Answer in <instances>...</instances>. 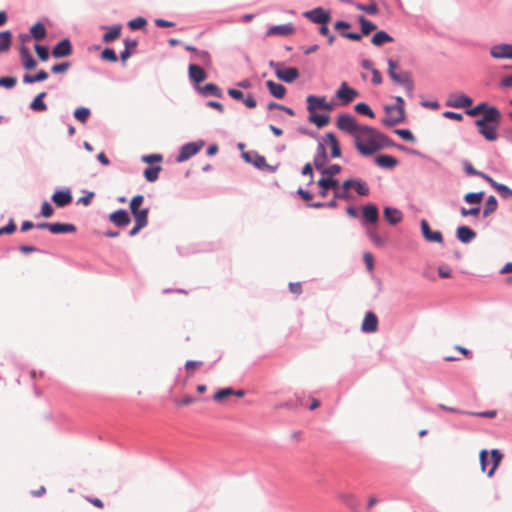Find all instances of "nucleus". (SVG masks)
<instances>
[{
  "instance_id": "1",
  "label": "nucleus",
  "mask_w": 512,
  "mask_h": 512,
  "mask_svg": "<svg viewBox=\"0 0 512 512\" xmlns=\"http://www.w3.org/2000/svg\"><path fill=\"white\" fill-rule=\"evenodd\" d=\"M365 130L367 131L365 141L357 143V150L363 156H370L384 147L390 146H396L403 151L407 150L402 145H396L392 139L373 127L365 128Z\"/></svg>"
},
{
  "instance_id": "2",
  "label": "nucleus",
  "mask_w": 512,
  "mask_h": 512,
  "mask_svg": "<svg viewBox=\"0 0 512 512\" xmlns=\"http://www.w3.org/2000/svg\"><path fill=\"white\" fill-rule=\"evenodd\" d=\"M501 112L491 110L486 115L475 121V125L478 128V133L484 137L487 141H495L498 138L497 128L501 122Z\"/></svg>"
},
{
  "instance_id": "3",
  "label": "nucleus",
  "mask_w": 512,
  "mask_h": 512,
  "mask_svg": "<svg viewBox=\"0 0 512 512\" xmlns=\"http://www.w3.org/2000/svg\"><path fill=\"white\" fill-rule=\"evenodd\" d=\"M336 126L339 130L349 134L354 139V145L357 148V143L364 142L367 137L365 128H370L368 125H360L356 119L350 114H340L337 118Z\"/></svg>"
},
{
  "instance_id": "4",
  "label": "nucleus",
  "mask_w": 512,
  "mask_h": 512,
  "mask_svg": "<svg viewBox=\"0 0 512 512\" xmlns=\"http://www.w3.org/2000/svg\"><path fill=\"white\" fill-rule=\"evenodd\" d=\"M387 64H388V75L391 78V80L393 82H395L396 84L404 87V89L408 93H412V91L414 89V83H413V80L411 79V74L407 71H404L402 73H397L396 72L397 63L395 61H393L392 59H388Z\"/></svg>"
},
{
  "instance_id": "5",
  "label": "nucleus",
  "mask_w": 512,
  "mask_h": 512,
  "mask_svg": "<svg viewBox=\"0 0 512 512\" xmlns=\"http://www.w3.org/2000/svg\"><path fill=\"white\" fill-rule=\"evenodd\" d=\"M396 104L394 105H386L385 112L396 111V116L390 117L389 119H382L381 122L383 125L387 127L395 126L399 123H402L405 120V109H404V99L401 96L394 97Z\"/></svg>"
},
{
  "instance_id": "6",
  "label": "nucleus",
  "mask_w": 512,
  "mask_h": 512,
  "mask_svg": "<svg viewBox=\"0 0 512 512\" xmlns=\"http://www.w3.org/2000/svg\"><path fill=\"white\" fill-rule=\"evenodd\" d=\"M204 144L205 143L203 140H198L195 142H188L182 145L179 150V154L176 157V161L181 163L190 159L192 156L197 154L202 149Z\"/></svg>"
},
{
  "instance_id": "7",
  "label": "nucleus",
  "mask_w": 512,
  "mask_h": 512,
  "mask_svg": "<svg viewBox=\"0 0 512 512\" xmlns=\"http://www.w3.org/2000/svg\"><path fill=\"white\" fill-rule=\"evenodd\" d=\"M143 200L144 196L141 194L134 196L130 201V210L135 221L148 223V208H139Z\"/></svg>"
},
{
  "instance_id": "8",
  "label": "nucleus",
  "mask_w": 512,
  "mask_h": 512,
  "mask_svg": "<svg viewBox=\"0 0 512 512\" xmlns=\"http://www.w3.org/2000/svg\"><path fill=\"white\" fill-rule=\"evenodd\" d=\"M307 111L315 112L316 110L331 111L334 108V103L327 102L325 96L309 95L306 98Z\"/></svg>"
},
{
  "instance_id": "9",
  "label": "nucleus",
  "mask_w": 512,
  "mask_h": 512,
  "mask_svg": "<svg viewBox=\"0 0 512 512\" xmlns=\"http://www.w3.org/2000/svg\"><path fill=\"white\" fill-rule=\"evenodd\" d=\"M379 221V210L373 203L366 204L362 207V225L367 228L375 225Z\"/></svg>"
},
{
  "instance_id": "10",
  "label": "nucleus",
  "mask_w": 512,
  "mask_h": 512,
  "mask_svg": "<svg viewBox=\"0 0 512 512\" xmlns=\"http://www.w3.org/2000/svg\"><path fill=\"white\" fill-rule=\"evenodd\" d=\"M359 93L356 89L351 88L347 82H342L338 90L336 91V97L342 101L344 105L352 102Z\"/></svg>"
},
{
  "instance_id": "11",
  "label": "nucleus",
  "mask_w": 512,
  "mask_h": 512,
  "mask_svg": "<svg viewBox=\"0 0 512 512\" xmlns=\"http://www.w3.org/2000/svg\"><path fill=\"white\" fill-rule=\"evenodd\" d=\"M303 16L316 24H327L330 20V13L322 7L306 11L303 13Z\"/></svg>"
},
{
  "instance_id": "12",
  "label": "nucleus",
  "mask_w": 512,
  "mask_h": 512,
  "mask_svg": "<svg viewBox=\"0 0 512 512\" xmlns=\"http://www.w3.org/2000/svg\"><path fill=\"white\" fill-rule=\"evenodd\" d=\"M473 100L465 94H451L445 105L453 108H468L472 105Z\"/></svg>"
},
{
  "instance_id": "13",
  "label": "nucleus",
  "mask_w": 512,
  "mask_h": 512,
  "mask_svg": "<svg viewBox=\"0 0 512 512\" xmlns=\"http://www.w3.org/2000/svg\"><path fill=\"white\" fill-rule=\"evenodd\" d=\"M421 233L427 242L443 243V236L440 231H432L427 220L422 219L420 222Z\"/></svg>"
},
{
  "instance_id": "14",
  "label": "nucleus",
  "mask_w": 512,
  "mask_h": 512,
  "mask_svg": "<svg viewBox=\"0 0 512 512\" xmlns=\"http://www.w3.org/2000/svg\"><path fill=\"white\" fill-rule=\"evenodd\" d=\"M490 55L495 59H512V44H497L491 47Z\"/></svg>"
},
{
  "instance_id": "15",
  "label": "nucleus",
  "mask_w": 512,
  "mask_h": 512,
  "mask_svg": "<svg viewBox=\"0 0 512 512\" xmlns=\"http://www.w3.org/2000/svg\"><path fill=\"white\" fill-rule=\"evenodd\" d=\"M72 45L68 38L62 39L52 49L51 54L54 58H63L71 55Z\"/></svg>"
},
{
  "instance_id": "16",
  "label": "nucleus",
  "mask_w": 512,
  "mask_h": 512,
  "mask_svg": "<svg viewBox=\"0 0 512 512\" xmlns=\"http://www.w3.org/2000/svg\"><path fill=\"white\" fill-rule=\"evenodd\" d=\"M72 194L70 189L56 190L52 195V201L57 207H65L72 202Z\"/></svg>"
},
{
  "instance_id": "17",
  "label": "nucleus",
  "mask_w": 512,
  "mask_h": 512,
  "mask_svg": "<svg viewBox=\"0 0 512 512\" xmlns=\"http://www.w3.org/2000/svg\"><path fill=\"white\" fill-rule=\"evenodd\" d=\"M188 74L189 79L195 84V86H199V84L207 78L205 70L197 64L189 65Z\"/></svg>"
},
{
  "instance_id": "18",
  "label": "nucleus",
  "mask_w": 512,
  "mask_h": 512,
  "mask_svg": "<svg viewBox=\"0 0 512 512\" xmlns=\"http://www.w3.org/2000/svg\"><path fill=\"white\" fill-rule=\"evenodd\" d=\"M109 220L117 227H125L131 222V218L125 209H118L111 213Z\"/></svg>"
},
{
  "instance_id": "19",
  "label": "nucleus",
  "mask_w": 512,
  "mask_h": 512,
  "mask_svg": "<svg viewBox=\"0 0 512 512\" xmlns=\"http://www.w3.org/2000/svg\"><path fill=\"white\" fill-rule=\"evenodd\" d=\"M317 185L319 186V195L321 197H326L330 189L335 190L338 188L339 181L331 177H322L317 181Z\"/></svg>"
},
{
  "instance_id": "20",
  "label": "nucleus",
  "mask_w": 512,
  "mask_h": 512,
  "mask_svg": "<svg viewBox=\"0 0 512 512\" xmlns=\"http://www.w3.org/2000/svg\"><path fill=\"white\" fill-rule=\"evenodd\" d=\"M19 54L22 66L27 70H32L37 66V61L32 56L30 50L25 45L19 47Z\"/></svg>"
},
{
  "instance_id": "21",
  "label": "nucleus",
  "mask_w": 512,
  "mask_h": 512,
  "mask_svg": "<svg viewBox=\"0 0 512 512\" xmlns=\"http://www.w3.org/2000/svg\"><path fill=\"white\" fill-rule=\"evenodd\" d=\"M328 162V156L326 152V148L322 142H318L316 153L313 159V165L317 170H322L323 166H325Z\"/></svg>"
},
{
  "instance_id": "22",
  "label": "nucleus",
  "mask_w": 512,
  "mask_h": 512,
  "mask_svg": "<svg viewBox=\"0 0 512 512\" xmlns=\"http://www.w3.org/2000/svg\"><path fill=\"white\" fill-rule=\"evenodd\" d=\"M276 77L286 83H292L299 77V71L295 67H287L276 71Z\"/></svg>"
},
{
  "instance_id": "23",
  "label": "nucleus",
  "mask_w": 512,
  "mask_h": 512,
  "mask_svg": "<svg viewBox=\"0 0 512 512\" xmlns=\"http://www.w3.org/2000/svg\"><path fill=\"white\" fill-rule=\"evenodd\" d=\"M476 236V232L465 225L459 226L456 230L457 239L464 244L472 242L476 238Z\"/></svg>"
},
{
  "instance_id": "24",
  "label": "nucleus",
  "mask_w": 512,
  "mask_h": 512,
  "mask_svg": "<svg viewBox=\"0 0 512 512\" xmlns=\"http://www.w3.org/2000/svg\"><path fill=\"white\" fill-rule=\"evenodd\" d=\"M195 89L202 95V96H214L217 98H222L223 92L222 90L214 83H207L204 86H195Z\"/></svg>"
},
{
  "instance_id": "25",
  "label": "nucleus",
  "mask_w": 512,
  "mask_h": 512,
  "mask_svg": "<svg viewBox=\"0 0 512 512\" xmlns=\"http://www.w3.org/2000/svg\"><path fill=\"white\" fill-rule=\"evenodd\" d=\"M492 109L495 111H499V109L497 107L490 106L487 102H481L472 108H467L465 110V113L471 117H475L480 114H482V116H483V115H486L488 112H490Z\"/></svg>"
},
{
  "instance_id": "26",
  "label": "nucleus",
  "mask_w": 512,
  "mask_h": 512,
  "mask_svg": "<svg viewBox=\"0 0 512 512\" xmlns=\"http://www.w3.org/2000/svg\"><path fill=\"white\" fill-rule=\"evenodd\" d=\"M366 235L368 238L373 242V244L378 248H383L386 246L388 236L387 235H380L375 228L373 227H367L366 228Z\"/></svg>"
},
{
  "instance_id": "27",
  "label": "nucleus",
  "mask_w": 512,
  "mask_h": 512,
  "mask_svg": "<svg viewBox=\"0 0 512 512\" xmlns=\"http://www.w3.org/2000/svg\"><path fill=\"white\" fill-rule=\"evenodd\" d=\"M242 157L247 163L253 164L259 170L265 166V157L255 151L243 152Z\"/></svg>"
},
{
  "instance_id": "28",
  "label": "nucleus",
  "mask_w": 512,
  "mask_h": 512,
  "mask_svg": "<svg viewBox=\"0 0 512 512\" xmlns=\"http://www.w3.org/2000/svg\"><path fill=\"white\" fill-rule=\"evenodd\" d=\"M378 318L373 312H367L362 322V331L371 333L377 330Z\"/></svg>"
},
{
  "instance_id": "29",
  "label": "nucleus",
  "mask_w": 512,
  "mask_h": 512,
  "mask_svg": "<svg viewBox=\"0 0 512 512\" xmlns=\"http://www.w3.org/2000/svg\"><path fill=\"white\" fill-rule=\"evenodd\" d=\"M487 182L492 188L499 192L503 199L508 200L512 198V189L507 185L496 182L492 177H489Z\"/></svg>"
},
{
  "instance_id": "30",
  "label": "nucleus",
  "mask_w": 512,
  "mask_h": 512,
  "mask_svg": "<svg viewBox=\"0 0 512 512\" xmlns=\"http://www.w3.org/2000/svg\"><path fill=\"white\" fill-rule=\"evenodd\" d=\"M102 29H107L108 31L103 35V42L111 43L115 39H117L121 34L122 26L120 24H114L112 26H102Z\"/></svg>"
},
{
  "instance_id": "31",
  "label": "nucleus",
  "mask_w": 512,
  "mask_h": 512,
  "mask_svg": "<svg viewBox=\"0 0 512 512\" xmlns=\"http://www.w3.org/2000/svg\"><path fill=\"white\" fill-rule=\"evenodd\" d=\"M374 161L379 167L385 169H392L398 164V160L395 157L387 154L375 157Z\"/></svg>"
},
{
  "instance_id": "32",
  "label": "nucleus",
  "mask_w": 512,
  "mask_h": 512,
  "mask_svg": "<svg viewBox=\"0 0 512 512\" xmlns=\"http://www.w3.org/2000/svg\"><path fill=\"white\" fill-rule=\"evenodd\" d=\"M384 217L391 225H396L402 220V212L393 207L384 208Z\"/></svg>"
},
{
  "instance_id": "33",
  "label": "nucleus",
  "mask_w": 512,
  "mask_h": 512,
  "mask_svg": "<svg viewBox=\"0 0 512 512\" xmlns=\"http://www.w3.org/2000/svg\"><path fill=\"white\" fill-rule=\"evenodd\" d=\"M266 86L272 96L278 99H282L286 94V88L284 85L276 83L272 80L266 82Z\"/></svg>"
},
{
  "instance_id": "34",
  "label": "nucleus",
  "mask_w": 512,
  "mask_h": 512,
  "mask_svg": "<svg viewBox=\"0 0 512 512\" xmlns=\"http://www.w3.org/2000/svg\"><path fill=\"white\" fill-rule=\"evenodd\" d=\"M308 120L309 122L315 124L318 128H323L328 125L330 116L327 114H317L316 111L309 112Z\"/></svg>"
},
{
  "instance_id": "35",
  "label": "nucleus",
  "mask_w": 512,
  "mask_h": 512,
  "mask_svg": "<svg viewBox=\"0 0 512 512\" xmlns=\"http://www.w3.org/2000/svg\"><path fill=\"white\" fill-rule=\"evenodd\" d=\"M294 30V27L292 24H282V25H276L272 26L268 29L267 35H281V36H287L291 34Z\"/></svg>"
},
{
  "instance_id": "36",
  "label": "nucleus",
  "mask_w": 512,
  "mask_h": 512,
  "mask_svg": "<svg viewBox=\"0 0 512 512\" xmlns=\"http://www.w3.org/2000/svg\"><path fill=\"white\" fill-rule=\"evenodd\" d=\"M326 140L328 141V143L331 146V157L332 158L341 157L342 153H341L340 144H339V141L337 140L336 136L334 135V133L328 132L326 134Z\"/></svg>"
},
{
  "instance_id": "37",
  "label": "nucleus",
  "mask_w": 512,
  "mask_h": 512,
  "mask_svg": "<svg viewBox=\"0 0 512 512\" xmlns=\"http://www.w3.org/2000/svg\"><path fill=\"white\" fill-rule=\"evenodd\" d=\"M76 231V226L70 223H51V233L53 234H61V233H73Z\"/></svg>"
},
{
  "instance_id": "38",
  "label": "nucleus",
  "mask_w": 512,
  "mask_h": 512,
  "mask_svg": "<svg viewBox=\"0 0 512 512\" xmlns=\"http://www.w3.org/2000/svg\"><path fill=\"white\" fill-rule=\"evenodd\" d=\"M47 96L46 92L39 93L30 103L29 108L35 112H43L47 110V105L43 99Z\"/></svg>"
},
{
  "instance_id": "39",
  "label": "nucleus",
  "mask_w": 512,
  "mask_h": 512,
  "mask_svg": "<svg viewBox=\"0 0 512 512\" xmlns=\"http://www.w3.org/2000/svg\"><path fill=\"white\" fill-rule=\"evenodd\" d=\"M462 166H463V170L464 172L467 174V175H472V176H477V177H480L482 178L483 180H485L487 182V179L490 177L488 174L482 172V171H479L477 169H475L472 165V163L468 160H463L462 161Z\"/></svg>"
},
{
  "instance_id": "40",
  "label": "nucleus",
  "mask_w": 512,
  "mask_h": 512,
  "mask_svg": "<svg viewBox=\"0 0 512 512\" xmlns=\"http://www.w3.org/2000/svg\"><path fill=\"white\" fill-rule=\"evenodd\" d=\"M393 41V37L384 30L376 32L371 39L372 44L375 46H382L385 43Z\"/></svg>"
},
{
  "instance_id": "41",
  "label": "nucleus",
  "mask_w": 512,
  "mask_h": 512,
  "mask_svg": "<svg viewBox=\"0 0 512 512\" xmlns=\"http://www.w3.org/2000/svg\"><path fill=\"white\" fill-rule=\"evenodd\" d=\"M12 44V32L9 30L0 31V53L7 52Z\"/></svg>"
},
{
  "instance_id": "42",
  "label": "nucleus",
  "mask_w": 512,
  "mask_h": 512,
  "mask_svg": "<svg viewBox=\"0 0 512 512\" xmlns=\"http://www.w3.org/2000/svg\"><path fill=\"white\" fill-rule=\"evenodd\" d=\"M497 207H498V202H497L496 197L493 195H490L486 199V202H485V205H484V208L482 211L483 217L486 218V217L490 216L491 214H493L497 210Z\"/></svg>"
},
{
  "instance_id": "43",
  "label": "nucleus",
  "mask_w": 512,
  "mask_h": 512,
  "mask_svg": "<svg viewBox=\"0 0 512 512\" xmlns=\"http://www.w3.org/2000/svg\"><path fill=\"white\" fill-rule=\"evenodd\" d=\"M30 35L35 40H38V41L43 40L46 37V35H47V31H46L45 26L41 22L35 23L30 28Z\"/></svg>"
},
{
  "instance_id": "44",
  "label": "nucleus",
  "mask_w": 512,
  "mask_h": 512,
  "mask_svg": "<svg viewBox=\"0 0 512 512\" xmlns=\"http://www.w3.org/2000/svg\"><path fill=\"white\" fill-rule=\"evenodd\" d=\"M484 196L483 191L479 192H468L463 196V200L470 205L480 206Z\"/></svg>"
},
{
  "instance_id": "45",
  "label": "nucleus",
  "mask_w": 512,
  "mask_h": 512,
  "mask_svg": "<svg viewBox=\"0 0 512 512\" xmlns=\"http://www.w3.org/2000/svg\"><path fill=\"white\" fill-rule=\"evenodd\" d=\"M491 458H492V467L488 470L487 475L488 477H491L495 470L497 469L498 465L500 464L503 455L498 449H492L491 450Z\"/></svg>"
},
{
  "instance_id": "46",
  "label": "nucleus",
  "mask_w": 512,
  "mask_h": 512,
  "mask_svg": "<svg viewBox=\"0 0 512 512\" xmlns=\"http://www.w3.org/2000/svg\"><path fill=\"white\" fill-rule=\"evenodd\" d=\"M161 166H149L144 170V177L148 182H155L159 177Z\"/></svg>"
},
{
  "instance_id": "47",
  "label": "nucleus",
  "mask_w": 512,
  "mask_h": 512,
  "mask_svg": "<svg viewBox=\"0 0 512 512\" xmlns=\"http://www.w3.org/2000/svg\"><path fill=\"white\" fill-rule=\"evenodd\" d=\"M358 21L361 25L363 35H368L370 32L377 29V26L373 22L367 20L363 15L358 17Z\"/></svg>"
},
{
  "instance_id": "48",
  "label": "nucleus",
  "mask_w": 512,
  "mask_h": 512,
  "mask_svg": "<svg viewBox=\"0 0 512 512\" xmlns=\"http://www.w3.org/2000/svg\"><path fill=\"white\" fill-rule=\"evenodd\" d=\"M354 110L361 115H365L370 118L375 117V113L373 112V110L369 107L368 104L364 102L357 103L354 107Z\"/></svg>"
},
{
  "instance_id": "49",
  "label": "nucleus",
  "mask_w": 512,
  "mask_h": 512,
  "mask_svg": "<svg viewBox=\"0 0 512 512\" xmlns=\"http://www.w3.org/2000/svg\"><path fill=\"white\" fill-rule=\"evenodd\" d=\"M323 176L334 178L335 175L341 172V166L332 164L329 167L323 166L322 170H318Z\"/></svg>"
},
{
  "instance_id": "50",
  "label": "nucleus",
  "mask_w": 512,
  "mask_h": 512,
  "mask_svg": "<svg viewBox=\"0 0 512 512\" xmlns=\"http://www.w3.org/2000/svg\"><path fill=\"white\" fill-rule=\"evenodd\" d=\"M91 112L89 108L79 107L74 111V117L81 123H86Z\"/></svg>"
},
{
  "instance_id": "51",
  "label": "nucleus",
  "mask_w": 512,
  "mask_h": 512,
  "mask_svg": "<svg viewBox=\"0 0 512 512\" xmlns=\"http://www.w3.org/2000/svg\"><path fill=\"white\" fill-rule=\"evenodd\" d=\"M353 187L359 196H367L369 194V187L367 183L361 179H355V184Z\"/></svg>"
},
{
  "instance_id": "52",
  "label": "nucleus",
  "mask_w": 512,
  "mask_h": 512,
  "mask_svg": "<svg viewBox=\"0 0 512 512\" xmlns=\"http://www.w3.org/2000/svg\"><path fill=\"white\" fill-rule=\"evenodd\" d=\"M233 393H234V389L233 388H231V387L223 388V389L218 390L214 394L213 399L215 401H217V402H220L223 399H225L226 397L232 395Z\"/></svg>"
},
{
  "instance_id": "53",
  "label": "nucleus",
  "mask_w": 512,
  "mask_h": 512,
  "mask_svg": "<svg viewBox=\"0 0 512 512\" xmlns=\"http://www.w3.org/2000/svg\"><path fill=\"white\" fill-rule=\"evenodd\" d=\"M481 211V208L480 206H473L471 208H466L464 206L460 207V214L462 217H467V216H478L479 213Z\"/></svg>"
},
{
  "instance_id": "54",
  "label": "nucleus",
  "mask_w": 512,
  "mask_h": 512,
  "mask_svg": "<svg viewBox=\"0 0 512 512\" xmlns=\"http://www.w3.org/2000/svg\"><path fill=\"white\" fill-rule=\"evenodd\" d=\"M34 49H35L38 57L40 58V60H42V61L48 60V58H49V49H48L47 46L40 45V44H35L34 45Z\"/></svg>"
},
{
  "instance_id": "55",
  "label": "nucleus",
  "mask_w": 512,
  "mask_h": 512,
  "mask_svg": "<svg viewBox=\"0 0 512 512\" xmlns=\"http://www.w3.org/2000/svg\"><path fill=\"white\" fill-rule=\"evenodd\" d=\"M147 24V21L143 17H136L128 22V26L132 30L142 29Z\"/></svg>"
},
{
  "instance_id": "56",
  "label": "nucleus",
  "mask_w": 512,
  "mask_h": 512,
  "mask_svg": "<svg viewBox=\"0 0 512 512\" xmlns=\"http://www.w3.org/2000/svg\"><path fill=\"white\" fill-rule=\"evenodd\" d=\"M355 7L358 9V10H361V11H364L368 14H376L378 12V7L375 3H371L369 5H365V4H361V3H356L355 4Z\"/></svg>"
},
{
  "instance_id": "57",
  "label": "nucleus",
  "mask_w": 512,
  "mask_h": 512,
  "mask_svg": "<svg viewBox=\"0 0 512 512\" xmlns=\"http://www.w3.org/2000/svg\"><path fill=\"white\" fill-rule=\"evenodd\" d=\"M17 83L16 77L6 76L0 77V87H5L7 89L13 88Z\"/></svg>"
},
{
  "instance_id": "58",
  "label": "nucleus",
  "mask_w": 512,
  "mask_h": 512,
  "mask_svg": "<svg viewBox=\"0 0 512 512\" xmlns=\"http://www.w3.org/2000/svg\"><path fill=\"white\" fill-rule=\"evenodd\" d=\"M101 58L110 62H116L118 57L112 48H105L101 53Z\"/></svg>"
},
{
  "instance_id": "59",
  "label": "nucleus",
  "mask_w": 512,
  "mask_h": 512,
  "mask_svg": "<svg viewBox=\"0 0 512 512\" xmlns=\"http://www.w3.org/2000/svg\"><path fill=\"white\" fill-rule=\"evenodd\" d=\"M71 67L70 62H61L51 67V72L54 74H60L66 72Z\"/></svg>"
},
{
  "instance_id": "60",
  "label": "nucleus",
  "mask_w": 512,
  "mask_h": 512,
  "mask_svg": "<svg viewBox=\"0 0 512 512\" xmlns=\"http://www.w3.org/2000/svg\"><path fill=\"white\" fill-rule=\"evenodd\" d=\"M394 132L398 136H400L403 140L410 141V142L415 141V137L409 129H396Z\"/></svg>"
},
{
  "instance_id": "61",
  "label": "nucleus",
  "mask_w": 512,
  "mask_h": 512,
  "mask_svg": "<svg viewBox=\"0 0 512 512\" xmlns=\"http://www.w3.org/2000/svg\"><path fill=\"white\" fill-rule=\"evenodd\" d=\"M196 57L199 61H201L205 65L211 64V56L206 50H198L196 53Z\"/></svg>"
},
{
  "instance_id": "62",
  "label": "nucleus",
  "mask_w": 512,
  "mask_h": 512,
  "mask_svg": "<svg viewBox=\"0 0 512 512\" xmlns=\"http://www.w3.org/2000/svg\"><path fill=\"white\" fill-rule=\"evenodd\" d=\"M53 212H54V209L52 207V205L48 202V201H44L41 205V211H40V214L43 216V217H51L53 215Z\"/></svg>"
},
{
  "instance_id": "63",
  "label": "nucleus",
  "mask_w": 512,
  "mask_h": 512,
  "mask_svg": "<svg viewBox=\"0 0 512 512\" xmlns=\"http://www.w3.org/2000/svg\"><path fill=\"white\" fill-rule=\"evenodd\" d=\"M15 230H16V224L13 219H10L7 225L0 227V235L12 234Z\"/></svg>"
},
{
  "instance_id": "64",
  "label": "nucleus",
  "mask_w": 512,
  "mask_h": 512,
  "mask_svg": "<svg viewBox=\"0 0 512 512\" xmlns=\"http://www.w3.org/2000/svg\"><path fill=\"white\" fill-rule=\"evenodd\" d=\"M163 157L161 154H149V155H143L141 160L145 163H153V162H160L162 161Z\"/></svg>"
}]
</instances>
